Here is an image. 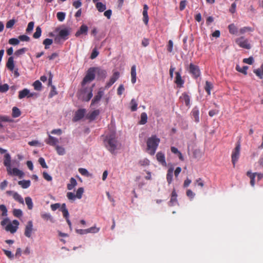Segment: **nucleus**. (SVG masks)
Segmentation results:
<instances>
[{"mask_svg":"<svg viewBox=\"0 0 263 263\" xmlns=\"http://www.w3.org/2000/svg\"><path fill=\"white\" fill-rule=\"evenodd\" d=\"M96 8L97 9H98V10L99 11V12H103L104 11L106 7V5L105 4H103L101 2H97L96 3Z\"/></svg>","mask_w":263,"mask_h":263,"instance_id":"nucleus-37","label":"nucleus"},{"mask_svg":"<svg viewBox=\"0 0 263 263\" xmlns=\"http://www.w3.org/2000/svg\"><path fill=\"white\" fill-rule=\"evenodd\" d=\"M255 74L260 79L263 78V63L261 64L260 68L254 70Z\"/></svg>","mask_w":263,"mask_h":263,"instance_id":"nucleus-33","label":"nucleus"},{"mask_svg":"<svg viewBox=\"0 0 263 263\" xmlns=\"http://www.w3.org/2000/svg\"><path fill=\"white\" fill-rule=\"evenodd\" d=\"M53 41L52 39H46L43 41V44L45 45V48L47 49L49 48V46L51 45Z\"/></svg>","mask_w":263,"mask_h":263,"instance_id":"nucleus-45","label":"nucleus"},{"mask_svg":"<svg viewBox=\"0 0 263 263\" xmlns=\"http://www.w3.org/2000/svg\"><path fill=\"white\" fill-rule=\"evenodd\" d=\"M19 225V222L17 220H14L12 223H8L5 228V230L7 231H9L11 233H15L18 229V226Z\"/></svg>","mask_w":263,"mask_h":263,"instance_id":"nucleus-7","label":"nucleus"},{"mask_svg":"<svg viewBox=\"0 0 263 263\" xmlns=\"http://www.w3.org/2000/svg\"><path fill=\"white\" fill-rule=\"evenodd\" d=\"M27 50V48H23L16 51L14 54L17 57H19L20 55L23 54Z\"/></svg>","mask_w":263,"mask_h":263,"instance_id":"nucleus-53","label":"nucleus"},{"mask_svg":"<svg viewBox=\"0 0 263 263\" xmlns=\"http://www.w3.org/2000/svg\"><path fill=\"white\" fill-rule=\"evenodd\" d=\"M173 171H174V169L172 167L168 169V170L167 171L166 179H167V181L168 183H171V182L172 181Z\"/></svg>","mask_w":263,"mask_h":263,"instance_id":"nucleus-35","label":"nucleus"},{"mask_svg":"<svg viewBox=\"0 0 263 263\" xmlns=\"http://www.w3.org/2000/svg\"><path fill=\"white\" fill-rule=\"evenodd\" d=\"M137 103L134 99H132L130 102V109L132 111H135L137 109Z\"/></svg>","mask_w":263,"mask_h":263,"instance_id":"nucleus-52","label":"nucleus"},{"mask_svg":"<svg viewBox=\"0 0 263 263\" xmlns=\"http://www.w3.org/2000/svg\"><path fill=\"white\" fill-rule=\"evenodd\" d=\"M41 217L46 221L49 220L51 222H54V219L52 216L48 213L43 212L41 214Z\"/></svg>","mask_w":263,"mask_h":263,"instance_id":"nucleus-28","label":"nucleus"},{"mask_svg":"<svg viewBox=\"0 0 263 263\" xmlns=\"http://www.w3.org/2000/svg\"><path fill=\"white\" fill-rule=\"evenodd\" d=\"M191 115L196 123H198L199 120V111L197 107H195L192 110Z\"/></svg>","mask_w":263,"mask_h":263,"instance_id":"nucleus-23","label":"nucleus"},{"mask_svg":"<svg viewBox=\"0 0 263 263\" xmlns=\"http://www.w3.org/2000/svg\"><path fill=\"white\" fill-rule=\"evenodd\" d=\"M34 27V22H30L29 23L27 28L26 29V32H31Z\"/></svg>","mask_w":263,"mask_h":263,"instance_id":"nucleus-60","label":"nucleus"},{"mask_svg":"<svg viewBox=\"0 0 263 263\" xmlns=\"http://www.w3.org/2000/svg\"><path fill=\"white\" fill-rule=\"evenodd\" d=\"M43 175L44 178L48 181H51L52 179V177L46 172H43Z\"/></svg>","mask_w":263,"mask_h":263,"instance_id":"nucleus-63","label":"nucleus"},{"mask_svg":"<svg viewBox=\"0 0 263 263\" xmlns=\"http://www.w3.org/2000/svg\"><path fill=\"white\" fill-rule=\"evenodd\" d=\"M33 85L34 86V88L35 90H41L42 84L39 81L37 80V81H35L34 82Z\"/></svg>","mask_w":263,"mask_h":263,"instance_id":"nucleus-51","label":"nucleus"},{"mask_svg":"<svg viewBox=\"0 0 263 263\" xmlns=\"http://www.w3.org/2000/svg\"><path fill=\"white\" fill-rule=\"evenodd\" d=\"M247 175L250 178V184L251 186L255 185V178L256 176V173H252L250 171L247 172Z\"/></svg>","mask_w":263,"mask_h":263,"instance_id":"nucleus-30","label":"nucleus"},{"mask_svg":"<svg viewBox=\"0 0 263 263\" xmlns=\"http://www.w3.org/2000/svg\"><path fill=\"white\" fill-rule=\"evenodd\" d=\"M48 138L45 140V142L50 145L56 146V145H58L59 143V139L57 138H55L50 134H48Z\"/></svg>","mask_w":263,"mask_h":263,"instance_id":"nucleus-14","label":"nucleus"},{"mask_svg":"<svg viewBox=\"0 0 263 263\" xmlns=\"http://www.w3.org/2000/svg\"><path fill=\"white\" fill-rule=\"evenodd\" d=\"M147 117L146 114L145 112L142 113L141 115L140 123L141 124H145L147 122Z\"/></svg>","mask_w":263,"mask_h":263,"instance_id":"nucleus-48","label":"nucleus"},{"mask_svg":"<svg viewBox=\"0 0 263 263\" xmlns=\"http://www.w3.org/2000/svg\"><path fill=\"white\" fill-rule=\"evenodd\" d=\"M106 146L107 149L111 153L114 152L118 148L119 144L114 134L110 135L107 137L106 139Z\"/></svg>","mask_w":263,"mask_h":263,"instance_id":"nucleus-2","label":"nucleus"},{"mask_svg":"<svg viewBox=\"0 0 263 263\" xmlns=\"http://www.w3.org/2000/svg\"><path fill=\"white\" fill-rule=\"evenodd\" d=\"M0 210L2 212V216H7V209L6 206L4 204L0 205Z\"/></svg>","mask_w":263,"mask_h":263,"instance_id":"nucleus-49","label":"nucleus"},{"mask_svg":"<svg viewBox=\"0 0 263 263\" xmlns=\"http://www.w3.org/2000/svg\"><path fill=\"white\" fill-rule=\"evenodd\" d=\"M99 110H95L91 112H89L86 115V118L90 120H93L99 115Z\"/></svg>","mask_w":263,"mask_h":263,"instance_id":"nucleus-25","label":"nucleus"},{"mask_svg":"<svg viewBox=\"0 0 263 263\" xmlns=\"http://www.w3.org/2000/svg\"><path fill=\"white\" fill-rule=\"evenodd\" d=\"M57 18L59 21L62 22L65 17V13L62 12H59L57 14Z\"/></svg>","mask_w":263,"mask_h":263,"instance_id":"nucleus-55","label":"nucleus"},{"mask_svg":"<svg viewBox=\"0 0 263 263\" xmlns=\"http://www.w3.org/2000/svg\"><path fill=\"white\" fill-rule=\"evenodd\" d=\"M20 43L18 39L16 38H11L9 40V43L11 45H16Z\"/></svg>","mask_w":263,"mask_h":263,"instance_id":"nucleus-58","label":"nucleus"},{"mask_svg":"<svg viewBox=\"0 0 263 263\" xmlns=\"http://www.w3.org/2000/svg\"><path fill=\"white\" fill-rule=\"evenodd\" d=\"M131 81L133 84H135L136 82V65L132 66L131 68Z\"/></svg>","mask_w":263,"mask_h":263,"instance_id":"nucleus-27","label":"nucleus"},{"mask_svg":"<svg viewBox=\"0 0 263 263\" xmlns=\"http://www.w3.org/2000/svg\"><path fill=\"white\" fill-rule=\"evenodd\" d=\"M18 184L21 186V187L23 189H27L29 187L30 185V180H21L18 182Z\"/></svg>","mask_w":263,"mask_h":263,"instance_id":"nucleus-32","label":"nucleus"},{"mask_svg":"<svg viewBox=\"0 0 263 263\" xmlns=\"http://www.w3.org/2000/svg\"><path fill=\"white\" fill-rule=\"evenodd\" d=\"M88 30V27L86 25L83 24L80 27L79 30H78L77 31V32L75 34V35L77 37H78L81 34L86 35L87 34Z\"/></svg>","mask_w":263,"mask_h":263,"instance_id":"nucleus-19","label":"nucleus"},{"mask_svg":"<svg viewBox=\"0 0 263 263\" xmlns=\"http://www.w3.org/2000/svg\"><path fill=\"white\" fill-rule=\"evenodd\" d=\"M6 66L10 71H12L14 69V64L13 58L12 57H10L8 58Z\"/></svg>","mask_w":263,"mask_h":263,"instance_id":"nucleus-29","label":"nucleus"},{"mask_svg":"<svg viewBox=\"0 0 263 263\" xmlns=\"http://www.w3.org/2000/svg\"><path fill=\"white\" fill-rule=\"evenodd\" d=\"M84 193V189L83 187H79L76 193V198L78 199H81L82 197V195Z\"/></svg>","mask_w":263,"mask_h":263,"instance_id":"nucleus-50","label":"nucleus"},{"mask_svg":"<svg viewBox=\"0 0 263 263\" xmlns=\"http://www.w3.org/2000/svg\"><path fill=\"white\" fill-rule=\"evenodd\" d=\"M92 89L90 88V90L87 91L86 90H84L82 91L80 97L85 101H88L92 97Z\"/></svg>","mask_w":263,"mask_h":263,"instance_id":"nucleus-9","label":"nucleus"},{"mask_svg":"<svg viewBox=\"0 0 263 263\" xmlns=\"http://www.w3.org/2000/svg\"><path fill=\"white\" fill-rule=\"evenodd\" d=\"M187 2L185 0L181 1L179 5V9L181 11L183 10L186 5Z\"/></svg>","mask_w":263,"mask_h":263,"instance_id":"nucleus-62","label":"nucleus"},{"mask_svg":"<svg viewBox=\"0 0 263 263\" xmlns=\"http://www.w3.org/2000/svg\"><path fill=\"white\" fill-rule=\"evenodd\" d=\"M120 73L118 71H114L112 77L110 78L108 82L105 86V88H108L110 87L119 78Z\"/></svg>","mask_w":263,"mask_h":263,"instance_id":"nucleus-10","label":"nucleus"},{"mask_svg":"<svg viewBox=\"0 0 263 263\" xmlns=\"http://www.w3.org/2000/svg\"><path fill=\"white\" fill-rule=\"evenodd\" d=\"M213 88V85L212 83L209 81L205 82V85L204 86V89L207 92L208 95H211V91Z\"/></svg>","mask_w":263,"mask_h":263,"instance_id":"nucleus-31","label":"nucleus"},{"mask_svg":"<svg viewBox=\"0 0 263 263\" xmlns=\"http://www.w3.org/2000/svg\"><path fill=\"white\" fill-rule=\"evenodd\" d=\"M42 29L40 26H37L35 29V32L34 33L33 36L34 39H38L41 35Z\"/></svg>","mask_w":263,"mask_h":263,"instance_id":"nucleus-41","label":"nucleus"},{"mask_svg":"<svg viewBox=\"0 0 263 263\" xmlns=\"http://www.w3.org/2000/svg\"><path fill=\"white\" fill-rule=\"evenodd\" d=\"M177 195L175 190L173 191L171 194L170 200L168 202V205L170 206H174L177 203Z\"/></svg>","mask_w":263,"mask_h":263,"instance_id":"nucleus-21","label":"nucleus"},{"mask_svg":"<svg viewBox=\"0 0 263 263\" xmlns=\"http://www.w3.org/2000/svg\"><path fill=\"white\" fill-rule=\"evenodd\" d=\"M96 71H97L98 76L102 78H105L106 76V71L103 69L99 68H96Z\"/></svg>","mask_w":263,"mask_h":263,"instance_id":"nucleus-40","label":"nucleus"},{"mask_svg":"<svg viewBox=\"0 0 263 263\" xmlns=\"http://www.w3.org/2000/svg\"><path fill=\"white\" fill-rule=\"evenodd\" d=\"M189 70L193 77L197 79L200 76V70L198 66L190 63Z\"/></svg>","mask_w":263,"mask_h":263,"instance_id":"nucleus-6","label":"nucleus"},{"mask_svg":"<svg viewBox=\"0 0 263 263\" xmlns=\"http://www.w3.org/2000/svg\"><path fill=\"white\" fill-rule=\"evenodd\" d=\"M33 94L30 93V91L28 89H24L19 92L18 98L22 99L26 97L29 98L32 97Z\"/></svg>","mask_w":263,"mask_h":263,"instance_id":"nucleus-20","label":"nucleus"},{"mask_svg":"<svg viewBox=\"0 0 263 263\" xmlns=\"http://www.w3.org/2000/svg\"><path fill=\"white\" fill-rule=\"evenodd\" d=\"M78 171L83 176H85L86 177H91L92 176V175L85 168H79Z\"/></svg>","mask_w":263,"mask_h":263,"instance_id":"nucleus-38","label":"nucleus"},{"mask_svg":"<svg viewBox=\"0 0 263 263\" xmlns=\"http://www.w3.org/2000/svg\"><path fill=\"white\" fill-rule=\"evenodd\" d=\"M13 214L15 217H20L22 216V211L20 209H14Z\"/></svg>","mask_w":263,"mask_h":263,"instance_id":"nucleus-59","label":"nucleus"},{"mask_svg":"<svg viewBox=\"0 0 263 263\" xmlns=\"http://www.w3.org/2000/svg\"><path fill=\"white\" fill-rule=\"evenodd\" d=\"M240 144L239 142H237L236 145V147L234 149L232 152L231 158H232V162L233 165V167L235 166L236 163L237 162L239 156H240Z\"/></svg>","mask_w":263,"mask_h":263,"instance_id":"nucleus-5","label":"nucleus"},{"mask_svg":"<svg viewBox=\"0 0 263 263\" xmlns=\"http://www.w3.org/2000/svg\"><path fill=\"white\" fill-rule=\"evenodd\" d=\"M6 194L9 196H12L14 200L19 202L20 203L22 204L24 203V200L23 198L17 192L12 191H8L6 192Z\"/></svg>","mask_w":263,"mask_h":263,"instance_id":"nucleus-13","label":"nucleus"},{"mask_svg":"<svg viewBox=\"0 0 263 263\" xmlns=\"http://www.w3.org/2000/svg\"><path fill=\"white\" fill-rule=\"evenodd\" d=\"M160 140L156 136L149 137L146 141V151L151 155H154L159 143Z\"/></svg>","mask_w":263,"mask_h":263,"instance_id":"nucleus-1","label":"nucleus"},{"mask_svg":"<svg viewBox=\"0 0 263 263\" xmlns=\"http://www.w3.org/2000/svg\"><path fill=\"white\" fill-rule=\"evenodd\" d=\"M66 196L69 200L71 201H74L77 198L76 195L72 192H68L66 194Z\"/></svg>","mask_w":263,"mask_h":263,"instance_id":"nucleus-56","label":"nucleus"},{"mask_svg":"<svg viewBox=\"0 0 263 263\" xmlns=\"http://www.w3.org/2000/svg\"><path fill=\"white\" fill-rule=\"evenodd\" d=\"M148 9V7L147 5L145 4L143 6V21L145 24L147 25L148 22V16L147 14V10Z\"/></svg>","mask_w":263,"mask_h":263,"instance_id":"nucleus-24","label":"nucleus"},{"mask_svg":"<svg viewBox=\"0 0 263 263\" xmlns=\"http://www.w3.org/2000/svg\"><path fill=\"white\" fill-rule=\"evenodd\" d=\"M16 23V21L14 19H12L9 20L6 23V28H11L14 24Z\"/></svg>","mask_w":263,"mask_h":263,"instance_id":"nucleus-57","label":"nucleus"},{"mask_svg":"<svg viewBox=\"0 0 263 263\" xmlns=\"http://www.w3.org/2000/svg\"><path fill=\"white\" fill-rule=\"evenodd\" d=\"M175 82L176 84L178 87L181 88L183 87V85L184 83V81L183 80H182L179 72H176V78Z\"/></svg>","mask_w":263,"mask_h":263,"instance_id":"nucleus-17","label":"nucleus"},{"mask_svg":"<svg viewBox=\"0 0 263 263\" xmlns=\"http://www.w3.org/2000/svg\"><path fill=\"white\" fill-rule=\"evenodd\" d=\"M253 30V29L250 27H244L240 29L239 32L242 34L247 32H252Z\"/></svg>","mask_w":263,"mask_h":263,"instance_id":"nucleus-47","label":"nucleus"},{"mask_svg":"<svg viewBox=\"0 0 263 263\" xmlns=\"http://www.w3.org/2000/svg\"><path fill=\"white\" fill-rule=\"evenodd\" d=\"M95 72H96V68H89L87 72L86 75L84 77L82 82V85H84L87 83L90 82L92 80H94L95 78Z\"/></svg>","mask_w":263,"mask_h":263,"instance_id":"nucleus-4","label":"nucleus"},{"mask_svg":"<svg viewBox=\"0 0 263 263\" xmlns=\"http://www.w3.org/2000/svg\"><path fill=\"white\" fill-rule=\"evenodd\" d=\"M254 62V59L253 57H250L249 58H245L243 59V62L246 64H248L249 65H251L253 64Z\"/></svg>","mask_w":263,"mask_h":263,"instance_id":"nucleus-61","label":"nucleus"},{"mask_svg":"<svg viewBox=\"0 0 263 263\" xmlns=\"http://www.w3.org/2000/svg\"><path fill=\"white\" fill-rule=\"evenodd\" d=\"M88 233H97L100 231V228L95 226L87 229Z\"/></svg>","mask_w":263,"mask_h":263,"instance_id":"nucleus-54","label":"nucleus"},{"mask_svg":"<svg viewBox=\"0 0 263 263\" xmlns=\"http://www.w3.org/2000/svg\"><path fill=\"white\" fill-rule=\"evenodd\" d=\"M70 29L69 28H63L59 30V36L63 40H66L69 35Z\"/></svg>","mask_w":263,"mask_h":263,"instance_id":"nucleus-15","label":"nucleus"},{"mask_svg":"<svg viewBox=\"0 0 263 263\" xmlns=\"http://www.w3.org/2000/svg\"><path fill=\"white\" fill-rule=\"evenodd\" d=\"M55 147L58 154L59 155H63L65 154V149L63 147L60 146L59 145H56Z\"/></svg>","mask_w":263,"mask_h":263,"instance_id":"nucleus-44","label":"nucleus"},{"mask_svg":"<svg viewBox=\"0 0 263 263\" xmlns=\"http://www.w3.org/2000/svg\"><path fill=\"white\" fill-rule=\"evenodd\" d=\"M33 222L32 221H29L27 222L24 231V235L28 238H30L32 235V233L33 231Z\"/></svg>","mask_w":263,"mask_h":263,"instance_id":"nucleus-8","label":"nucleus"},{"mask_svg":"<svg viewBox=\"0 0 263 263\" xmlns=\"http://www.w3.org/2000/svg\"><path fill=\"white\" fill-rule=\"evenodd\" d=\"M174 43L172 40H169L167 45V50L170 53H174Z\"/></svg>","mask_w":263,"mask_h":263,"instance_id":"nucleus-42","label":"nucleus"},{"mask_svg":"<svg viewBox=\"0 0 263 263\" xmlns=\"http://www.w3.org/2000/svg\"><path fill=\"white\" fill-rule=\"evenodd\" d=\"M77 185V180L74 178L72 177L70 179L69 183L67 184V189L68 190H72Z\"/></svg>","mask_w":263,"mask_h":263,"instance_id":"nucleus-26","label":"nucleus"},{"mask_svg":"<svg viewBox=\"0 0 263 263\" xmlns=\"http://www.w3.org/2000/svg\"><path fill=\"white\" fill-rule=\"evenodd\" d=\"M25 202L27 205L28 208L29 210H31L33 208V203L31 198L29 197H26Z\"/></svg>","mask_w":263,"mask_h":263,"instance_id":"nucleus-46","label":"nucleus"},{"mask_svg":"<svg viewBox=\"0 0 263 263\" xmlns=\"http://www.w3.org/2000/svg\"><path fill=\"white\" fill-rule=\"evenodd\" d=\"M104 95V90L102 88L99 89L97 95L95 96L93 99L92 100L91 105H92L96 103H98L101 100V98Z\"/></svg>","mask_w":263,"mask_h":263,"instance_id":"nucleus-16","label":"nucleus"},{"mask_svg":"<svg viewBox=\"0 0 263 263\" xmlns=\"http://www.w3.org/2000/svg\"><path fill=\"white\" fill-rule=\"evenodd\" d=\"M235 43L241 48L246 49H250L251 48V45L249 43L248 39L244 36H242L237 38L235 40Z\"/></svg>","mask_w":263,"mask_h":263,"instance_id":"nucleus-3","label":"nucleus"},{"mask_svg":"<svg viewBox=\"0 0 263 263\" xmlns=\"http://www.w3.org/2000/svg\"><path fill=\"white\" fill-rule=\"evenodd\" d=\"M39 162L43 168H47L48 166L46 165L45 160L43 158H40L39 159Z\"/></svg>","mask_w":263,"mask_h":263,"instance_id":"nucleus-64","label":"nucleus"},{"mask_svg":"<svg viewBox=\"0 0 263 263\" xmlns=\"http://www.w3.org/2000/svg\"><path fill=\"white\" fill-rule=\"evenodd\" d=\"M13 117L16 118L21 115V111L16 107H14L12 108V114Z\"/></svg>","mask_w":263,"mask_h":263,"instance_id":"nucleus-43","label":"nucleus"},{"mask_svg":"<svg viewBox=\"0 0 263 263\" xmlns=\"http://www.w3.org/2000/svg\"><path fill=\"white\" fill-rule=\"evenodd\" d=\"M7 171L9 175L18 176L20 178H22L24 175V173L17 168H12L11 167L10 169L9 170H7Z\"/></svg>","mask_w":263,"mask_h":263,"instance_id":"nucleus-12","label":"nucleus"},{"mask_svg":"<svg viewBox=\"0 0 263 263\" xmlns=\"http://www.w3.org/2000/svg\"><path fill=\"white\" fill-rule=\"evenodd\" d=\"M157 160L162 164L164 163V156L162 152H159L156 155Z\"/></svg>","mask_w":263,"mask_h":263,"instance_id":"nucleus-39","label":"nucleus"},{"mask_svg":"<svg viewBox=\"0 0 263 263\" xmlns=\"http://www.w3.org/2000/svg\"><path fill=\"white\" fill-rule=\"evenodd\" d=\"M86 113V110L84 109H81L78 110L75 114V116L73 118L74 121H77L81 119L85 115Z\"/></svg>","mask_w":263,"mask_h":263,"instance_id":"nucleus-18","label":"nucleus"},{"mask_svg":"<svg viewBox=\"0 0 263 263\" xmlns=\"http://www.w3.org/2000/svg\"><path fill=\"white\" fill-rule=\"evenodd\" d=\"M229 32L232 34H236L238 32V29L234 24H231L228 26Z\"/></svg>","mask_w":263,"mask_h":263,"instance_id":"nucleus-34","label":"nucleus"},{"mask_svg":"<svg viewBox=\"0 0 263 263\" xmlns=\"http://www.w3.org/2000/svg\"><path fill=\"white\" fill-rule=\"evenodd\" d=\"M4 164L6 167L7 170H9L11 167V156L7 153L4 156Z\"/></svg>","mask_w":263,"mask_h":263,"instance_id":"nucleus-22","label":"nucleus"},{"mask_svg":"<svg viewBox=\"0 0 263 263\" xmlns=\"http://www.w3.org/2000/svg\"><path fill=\"white\" fill-rule=\"evenodd\" d=\"M248 69V67L247 66H244L242 67H240L239 65H237L236 67V70L241 72L245 75L247 74V70Z\"/></svg>","mask_w":263,"mask_h":263,"instance_id":"nucleus-36","label":"nucleus"},{"mask_svg":"<svg viewBox=\"0 0 263 263\" xmlns=\"http://www.w3.org/2000/svg\"><path fill=\"white\" fill-rule=\"evenodd\" d=\"M179 100L181 103H184L187 107L190 106L191 98L186 92L182 93L181 96L179 97Z\"/></svg>","mask_w":263,"mask_h":263,"instance_id":"nucleus-11","label":"nucleus"}]
</instances>
